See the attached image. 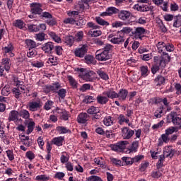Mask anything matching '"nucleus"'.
I'll use <instances>...</instances> for the list:
<instances>
[{
  "mask_svg": "<svg viewBox=\"0 0 181 181\" xmlns=\"http://www.w3.org/2000/svg\"><path fill=\"white\" fill-rule=\"evenodd\" d=\"M88 121V115L86 112L80 113L77 117L78 124H86Z\"/></svg>",
  "mask_w": 181,
  "mask_h": 181,
  "instance_id": "17",
  "label": "nucleus"
},
{
  "mask_svg": "<svg viewBox=\"0 0 181 181\" xmlns=\"http://www.w3.org/2000/svg\"><path fill=\"white\" fill-rule=\"evenodd\" d=\"M10 59L8 58H4L2 59L1 63L0 64V76H4V71H9L11 69V63L9 62Z\"/></svg>",
  "mask_w": 181,
  "mask_h": 181,
  "instance_id": "7",
  "label": "nucleus"
},
{
  "mask_svg": "<svg viewBox=\"0 0 181 181\" xmlns=\"http://www.w3.org/2000/svg\"><path fill=\"white\" fill-rule=\"evenodd\" d=\"M134 134H135V132L129 129L128 127H124L122 129V136H123L124 139H129Z\"/></svg>",
  "mask_w": 181,
  "mask_h": 181,
  "instance_id": "13",
  "label": "nucleus"
},
{
  "mask_svg": "<svg viewBox=\"0 0 181 181\" xmlns=\"http://www.w3.org/2000/svg\"><path fill=\"white\" fill-rule=\"evenodd\" d=\"M156 47L158 50V53H163V52L165 50L166 44H165L163 42H159L156 45Z\"/></svg>",
  "mask_w": 181,
  "mask_h": 181,
  "instance_id": "39",
  "label": "nucleus"
},
{
  "mask_svg": "<svg viewBox=\"0 0 181 181\" xmlns=\"http://www.w3.org/2000/svg\"><path fill=\"white\" fill-rule=\"evenodd\" d=\"M55 112L60 115L61 119H63L64 121H67L69 119V113L67 112V111L64 110H61L57 107L55 110Z\"/></svg>",
  "mask_w": 181,
  "mask_h": 181,
  "instance_id": "18",
  "label": "nucleus"
},
{
  "mask_svg": "<svg viewBox=\"0 0 181 181\" xmlns=\"http://www.w3.org/2000/svg\"><path fill=\"white\" fill-rule=\"evenodd\" d=\"M179 129H181V126L180 127H170L167 129H165V134L166 135H172V134H174V132H177Z\"/></svg>",
  "mask_w": 181,
  "mask_h": 181,
  "instance_id": "32",
  "label": "nucleus"
},
{
  "mask_svg": "<svg viewBox=\"0 0 181 181\" xmlns=\"http://www.w3.org/2000/svg\"><path fill=\"white\" fill-rule=\"evenodd\" d=\"M53 49H54V45L52 42H46L42 46V50H43L45 53H52Z\"/></svg>",
  "mask_w": 181,
  "mask_h": 181,
  "instance_id": "16",
  "label": "nucleus"
},
{
  "mask_svg": "<svg viewBox=\"0 0 181 181\" xmlns=\"http://www.w3.org/2000/svg\"><path fill=\"white\" fill-rule=\"evenodd\" d=\"M49 36H50V37H52V39H53V40H54V42H56L57 43H62V39L60 38V37H59L57 35H56L55 33L53 32H49L48 33Z\"/></svg>",
  "mask_w": 181,
  "mask_h": 181,
  "instance_id": "40",
  "label": "nucleus"
},
{
  "mask_svg": "<svg viewBox=\"0 0 181 181\" xmlns=\"http://www.w3.org/2000/svg\"><path fill=\"white\" fill-rule=\"evenodd\" d=\"M134 9H136L140 12H148V11H151V9H152V7L145 4H136L134 5Z\"/></svg>",
  "mask_w": 181,
  "mask_h": 181,
  "instance_id": "20",
  "label": "nucleus"
},
{
  "mask_svg": "<svg viewBox=\"0 0 181 181\" xmlns=\"http://www.w3.org/2000/svg\"><path fill=\"white\" fill-rule=\"evenodd\" d=\"M103 160V158H94V162L96 163V165H98L100 168H103V169H105V168H107V164H105Z\"/></svg>",
  "mask_w": 181,
  "mask_h": 181,
  "instance_id": "33",
  "label": "nucleus"
},
{
  "mask_svg": "<svg viewBox=\"0 0 181 181\" xmlns=\"http://www.w3.org/2000/svg\"><path fill=\"white\" fill-rule=\"evenodd\" d=\"M93 76H94V71H90L82 75V78L83 80H85V81H93L94 78Z\"/></svg>",
  "mask_w": 181,
  "mask_h": 181,
  "instance_id": "25",
  "label": "nucleus"
},
{
  "mask_svg": "<svg viewBox=\"0 0 181 181\" xmlns=\"http://www.w3.org/2000/svg\"><path fill=\"white\" fill-rule=\"evenodd\" d=\"M33 67H37V69H40V67H43L45 66V64H43V62L42 61H35L32 62Z\"/></svg>",
  "mask_w": 181,
  "mask_h": 181,
  "instance_id": "56",
  "label": "nucleus"
},
{
  "mask_svg": "<svg viewBox=\"0 0 181 181\" xmlns=\"http://www.w3.org/2000/svg\"><path fill=\"white\" fill-rule=\"evenodd\" d=\"M6 153L8 160H11L12 162V160L15 159V156H13V151L12 150H7Z\"/></svg>",
  "mask_w": 181,
  "mask_h": 181,
  "instance_id": "59",
  "label": "nucleus"
},
{
  "mask_svg": "<svg viewBox=\"0 0 181 181\" xmlns=\"http://www.w3.org/2000/svg\"><path fill=\"white\" fill-rule=\"evenodd\" d=\"M156 5H158V6H160V8L166 12L168 11V1H153Z\"/></svg>",
  "mask_w": 181,
  "mask_h": 181,
  "instance_id": "30",
  "label": "nucleus"
},
{
  "mask_svg": "<svg viewBox=\"0 0 181 181\" xmlns=\"http://www.w3.org/2000/svg\"><path fill=\"white\" fill-rule=\"evenodd\" d=\"M141 77H146L149 74V69L147 66H142L140 67Z\"/></svg>",
  "mask_w": 181,
  "mask_h": 181,
  "instance_id": "42",
  "label": "nucleus"
},
{
  "mask_svg": "<svg viewBox=\"0 0 181 181\" xmlns=\"http://www.w3.org/2000/svg\"><path fill=\"white\" fill-rule=\"evenodd\" d=\"M19 115V112L16 110H12L8 116L9 121H16L18 119V116Z\"/></svg>",
  "mask_w": 181,
  "mask_h": 181,
  "instance_id": "36",
  "label": "nucleus"
},
{
  "mask_svg": "<svg viewBox=\"0 0 181 181\" xmlns=\"http://www.w3.org/2000/svg\"><path fill=\"white\" fill-rule=\"evenodd\" d=\"M14 49L15 47H13V45H12V43H9L6 47H3V52L5 54H7V56L13 57V56H15V54H13Z\"/></svg>",
  "mask_w": 181,
  "mask_h": 181,
  "instance_id": "12",
  "label": "nucleus"
},
{
  "mask_svg": "<svg viewBox=\"0 0 181 181\" xmlns=\"http://www.w3.org/2000/svg\"><path fill=\"white\" fill-rule=\"evenodd\" d=\"M175 18V16L172 14H165L163 16V19L165 22H172V21Z\"/></svg>",
  "mask_w": 181,
  "mask_h": 181,
  "instance_id": "60",
  "label": "nucleus"
},
{
  "mask_svg": "<svg viewBox=\"0 0 181 181\" xmlns=\"http://www.w3.org/2000/svg\"><path fill=\"white\" fill-rule=\"evenodd\" d=\"M86 180H88V181H103V179H101V177H100L98 176L92 175L90 177H87Z\"/></svg>",
  "mask_w": 181,
  "mask_h": 181,
  "instance_id": "62",
  "label": "nucleus"
},
{
  "mask_svg": "<svg viewBox=\"0 0 181 181\" xmlns=\"http://www.w3.org/2000/svg\"><path fill=\"white\" fill-rule=\"evenodd\" d=\"M27 107L30 111H32L33 112L40 109V107H42V103L40 102V100L29 102Z\"/></svg>",
  "mask_w": 181,
  "mask_h": 181,
  "instance_id": "9",
  "label": "nucleus"
},
{
  "mask_svg": "<svg viewBox=\"0 0 181 181\" xmlns=\"http://www.w3.org/2000/svg\"><path fill=\"white\" fill-rule=\"evenodd\" d=\"M28 28L30 32H39L40 30L37 25L33 24L29 25Z\"/></svg>",
  "mask_w": 181,
  "mask_h": 181,
  "instance_id": "61",
  "label": "nucleus"
},
{
  "mask_svg": "<svg viewBox=\"0 0 181 181\" xmlns=\"http://www.w3.org/2000/svg\"><path fill=\"white\" fill-rule=\"evenodd\" d=\"M87 45H83L80 47H78L75 49L74 51V54L76 56V57H84V56H86V54L87 53Z\"/></svg>",
  "mask_w": 181,
  "mask_h": 181,
  "instance_id": "10",
  "label": "nucleus"
},
{
  "mask_svg": "<svg viewBox=\"0 0 181 181\" xmlns=\"http://www.w3.org/2000/svg\"><path fill=\"white\" fill-rule=\"evenodd\" d=\"M167 119L168 122H173V125L176 127H181V117H179L177 113L171 112L168 116Z\"/></svg>",
  "mask_w": 181,
  "mask_h": 181,
  "instance_id": "4",
  "label": "nucleus"
},
{
  "mask_svg": "<svg viewBox=\"0 0 181 181\" xmlns=\"http://www.w3.org/2000/svg\"><path fill=\"white\" fill-rule=\"evenodd\" d=\"M76 165L74 166V169L78 172V173H83L84 172V168L81 165H80V163L78 162H76Z\"/></svg>",
  "mask_w": 181,
  "mask_h": 181,
  "instance_id": "54",
  "label": "nucleus"
},
{
  "mask_svg": "<svg viewBox=\"0 0 181 181\" xmlns=\"http://www.w3.org/2000/svg\"><path fill=\"white\" fill-rule=\"evenodd\" d=\"M96 100L98 104H101L102 105L108 103V98H107V96H104V95H98Z\"/></svg>",
  "mask_w": 181,
  "mask_h": 181,
  "instance_id": "31",
  "label": "nucleus"
},
{
  "mask_svg": "<svg viewBox=\"0 0 181 181\" xmlns=\"http://www.w3.org/2000/svg\"><path fill=\"white\" fill-rule=\"evenodd\" d=\"M85 62L87 64H91V63H94V57L92 55H86L85 57Z\"/></svg>",
  "mask_w": 181,
  "mask_h": 181,
  "instance_id": "58",
  "label": "nucleus"
},
{
  "mask_svg": "<svg viewBox=\"0 0 181 181\" xmlns=\"http://www.w3.org/2000/svg\"><path fill=\"white\" fill-rule=\"evenodd\" d=\"M114 13H118V9L115 7H109L105 12L101 13V16H111Z\"/></svg>",
  "mask_w": 181,
  "mask_h": 181,
  "instance_id": "19",
  "label": "nucleus"
},
{
  "mask_svg": "<svg viewBox=\"0 0 181 181\" xmlns=\"http://www.w3.org/2000/svg\"><path fill=\"white\" fill-rule=\"evenodd\" d=\"M35 37L38 42H43L46 37V34L40 33L38 34H35Z\"/></svg>",
  "mask_w": 181,
  "mask_h": 181,
  "instance_id": "52",
  "label": "nucleus"
},
{
  "mask_svg": "<svg viewBox=\"0 0 181 181\" xmlns=\"http://www.w3.org/2000/svg\"><path fill=\"white\" fill-rule=\"evenodd\" d=\"M180 26H181V15H177L175 17H174L173 27L180 28Z\"/></svg>",
  "mask_w": 181,
  "mask_h": 181,
  "instance_id": "38",
  "label": "nucleus"
},
{
  "mask_svg": "<svg viewBox=\"0 0 181 181\" xmlns=\"http://www.w3.org/2000/svg\"><path fill=\"white\" fill-rule=\"evenodd\" d=\"M103 95H105L107 99L110 98L111 100H114V98H118V93H117V92L112 89L104 91L103 93Z\"/></svg>",
  "mask_w": 181,
  "mask_h": 181,
  "instance_id": "15",
  "label": "nucleus"
},
{
  "mask_svg": "<svg viewBox=\"0 0 181 181\" xmlns=\"http://www.w3.org/2000/svg\"><path fill=\"white\" fill-rule=\"evenodd\" d=\"M18 115L21 117V118H24V119H29V117H30V114L29 113V111L26 110H21L18 112Z\"/></svg>",
  "mask_w": 181,
  "mask_h": 181,
  "instance_id": "37",
  "label": "nucleus"
},
{
  "mask_svg": "<svg viewBox=\"0 0 181 181\" xmlns=\"http://www.w3.org/2000/svg\"><path fill=\"white\" fill-rule=\"evenodd\" d=\"M64 23L70 24V25H76V20L73 18V17L66 18L64 20Z\"/></svg>",
  "mask_w": 181,
  "mask_h": 181,
  "instance_id": "57",
  "label": "nucleus"
},
{
  "mask_svg": "<svg viewBox=\"0 0 181 181\" xmlns=\"http://www.w3.org/2000/svg\"><path fill=\"white\" fill-rule=\"evenodd\" d=\"M154 81L156 86H162V84H165V77L162 76H158L157 78H155Z\"/></svg>",
  "mask_w": 181,
  "mask_h": 181,
  "instance_id": "45",
  "label": "nucleus"
},
{
  "mask_svg": "<svg viewBox=\"0 0 181 181\" xmlns=\"http://www.w3.org/2000/svg\"><path fill=\"white\" fill-rule=\"evenodd\" d=\"M13 25V26H15L16 28H18V29H23V30L26 29V24L25 23V22H23V21L21 19H18L14 21Z\"/></svg>",
  "mask_w": 181,
  "mask_h": 181,
  "instance_id": "26",
  "label": "nucleus"
},
{
  "mask_svg": "<svg viewBox=\"0 0 181 181\" xmlns=\"http://www.w3.org/2000/svg\"><path fill=\"white\" fill-rule=\"evenodd\" d=\"M26 125H27V135H30V134H32L33 132V129H35V126L36 124L33 121V119H28L27 121H25Z\"/></svg>",
  "mask_w": 181,
  "mask_h": 181,
  "instance_id": "14",
  "label": "nucleus"
},
{
  "mask_svg": "<svg viewBox=\"0 0 181 181\" xmlns=\"http://www.w3.org/2000/svg\"><path fill=\"white\" fill-rule=\"evenodd\" d=\"M97 74L103 80H108V75L105 72L103 71L101 69L97 71Z\"/></svg>",
  "mask_w": 181,
  "mask_h": 181,
  "instance_id": "55",
  "label": "nucleus"
},
{
  "mask_svg": "<svg viewBox=\"0 0 181 181\" xmlns=\"http://www.w3.org/2000/svg\"><path fill=\"white\" fill-rule=\"evenodd\" d=\"M175 155V151L172 148V146L165 147L163 150V156L165 158H172Z\"/></svg>",
  "mask_w": 181,
  "mask_h": 181,
  "instance_id": "21",
  "label": "nucleus"
},
{
  "mask_svg": "<svg viewBox=\"0 0 181 181\" xmlns=\"http://www.w3.org/2000/svg\"><path fill=\"white\" fill-rule=\"evenodd\" d=\"M170 141V137L165 133L163 134L160 138L158 139V146H162V145H163V142L165 144H168Z\"/></svg>",
  "mask_w": 181,
  "mask_h": 181,
  "instance_id": "22",
  "label": "nucleus"
},
{
  "mask_svg": "<svg viewBox=\"0 0 181 181\" xmlns=\"http://www.w3.org/2000/svg\"><path fill=\"white\" fill-rule=\"evenodd\" d=\"M79 12L77 11H67V15L69 16V18H76L77 15H78Z\"/></svg>",
  "mask_w": 181,
  "mask_h": 181,
  "instance_id": "63",
  "label": "nucleus"
},
{
  "mask_svg": "<svg viewBox=\"0 0 181 181\" xmlns=\"http://www.w3.org/2000/svg\"><path fill=\"white\" fill-rule=\"evenodd\" d=\"M49 179H50V177H49V176L46 175H37L35 177V180H37V181H47L49 180Z\"/></svg>",
  "mask_w": 181,
  "mask_h": 181,
  "instance_id": "53",
  "label": "nucleus"
},
{
  "mask_svg": "<svg viewBox=\"0 0 181 181\" xmlns=\"http://www.w3.org/2000/svg\"><path fill=\"white\" fill-rule=\"evenodd\" d=\"M95 59L99 62H107V60H110V59H111V54L107 52L99 49L96 51Z\"/></svg>",
  "mask_w": 181,
  "mask_h": 181,
  "instance_id": "5",
  "label": "nucleus"
},
{
  "mask_svg": "<svg viewBox=\"0 0 181 181\" xmlns=\"http://www.w3.org/2000/svg\"><path fill=\"white\" fill-rule=\"evenodd\" d=\"M83 37H84V33L83 31H78L74 38L76 42H81Z\"/></svg>",
  "mask_w": 181,
  "mask_h": 181,
  "instance_id": "49",
  "label": "nucleus"
},
{
  "mask_svg": "<svg viewBox=\"0 0 181 181\" xmlns=\"http://www.w3.org/2000/svg\"><path fill=\"white\" fill-rule=\"evenodd\" d=\"M129 16H131V13L125 10H122L118 14V18H120L121 21H127L129 19Z\"/></svg>",
  "mask_w": 181,
  "mask_h": 181,
  "instance_id": "23",
  "label": "nucleus"
},
{
  "mask_svg": "<svg viewBox=\"0 0 181 181\" xmlns=\"http://www.w3.org/2000/svg\"><path fill=\"white\" fill-rule=\"evenodd\" d=\"M124 122H126V124H129V119L125 118V116H124V115H120L118 117V123L119 124V125H122Z\"/></svg>",
  "mask_w": 181,
  "mask_h": 181,
  "instance_id": "48",
  "label": "nucleus"
},
{
  "mask_svg": "<svg viewBox=\"0 0 181 181\" xmlns=\"http://www.w3.org/2000/svg\"><path fill=\"white\" fill-rule=\"evenodd\" d=\"M88 114H90V115H94V114H97V112H100V108L91 106L89 107L87 110Z\"/></svg>",
  "mask_w": 181,
  "mask_h": 181,
  "instance_id": "44",
  "label": "nucleus"
},
{
  "mask_svg": "<svg viewBox=\"0 0 181 181\" xmlns=\"http://www.w3.org/2000/svg\"><path fill=\"white\" fill-rule=\"evenodd\" d=\"M59 88H60V84H59V83H54L47 86V92L49 93V91H57Z\"/></svg>",
  "mask_w": 181,
  "mask_h": 181,
  "instance_id": "34",
  "label": "nucleus"
},
{
  "mask_svg": "<svg viewBox=\"0 0 181 181\" xmlns=\"http://www.w3.org/2000/svg\"><path fill=\"white\" fill-rule=\"evenodd\" d=\"M49 63H52V66H57V57L51 55V56H49Z\"/></svg>",
  "mask_w": 181,
  "mask_h": 181,
  "instance_id": "64",
  "label": "nucleus"
},
{
  "mask_svg": "<svg viewBox=\"0 0 181 181\" xmlns=\"http://www.w3.org/2000/svg\"><path fill=\"white\" fill-rule=\"evenodd\" d=\"M122 160H123V163H124V166L125 165L128 166L134 163V159L129 157H122Z\"/></svg>",
  "mask_w": 181,
  "mask_h": 181,
  "instance_id": "51",
  "label": "nucleus"
},
{
  "mask_svg": "<svg viewBox=\"0 0 181 181\" xmlns=\"http://www.w3.org/2000/svg\"><path fill=\"white\" fill-rule=\"evenodd\" d=\"M87 26L88 28H93L92 30H90V34L91 35L92 37H98V36H101L103 33L98 29V25H95V23L93 22H89L87 23Z\"/></svg>",
  "mask_w": 181,
  "mask_h": 181,
  "instance_id": "6",
  "label": "nucleus"
},
{
  "mask_svg": "<svg viewBox=\"0 0 181 181\" xmlns=\"http://www.w3.org/2000/svg\"><path fill=\"white\" fill-rule=\"evenodd\" d=\"M154 65L151 67V73L156 74L159 71L160 67H165L166 62L165 58L160 56H156L153 57Z\"/></svg>",
  "mask_w": 181,
  "mask_h": 181,
  "instance_id": "2",
  "label": "nucleus"
},
{
  "mask_svg": "<svg viewBox=\"0 0 181 181\" xmlns=\"http://www.w3.org/2000/svg\"><path fill=\"white\" fill-rule=\"evenodd\" d=\"M110 162L115 166H125V163L121 161V160H118L117 158H110Z\"/></svg>",
  "mask_w": 181,
  "mask_h": 181,
  "instance_id": "41",
  "label": "nucleus"
},
{
  "mask_svg": "<svg viewBox=\"0 0 181 181\" xmlns=\"http://www.w3.org/2000/svg\"><path fill=\"white\" fill-rule=\"evenodd\" d=\"M128 95V90L125 89H121L117 93V98L121 101H124L127 99V96Z\"/></svg>",
  "mask_w": 181,
  "mask_h": 181,
  "instance_id": "27",
  "label": "nucleus"
},
{
  "mask_svg": "<svg viewBox=\"0 0 181 181\" xmlns=\"http://www.w3.org/2000/svg\"><path fill=\"white\" fill-rule=\"evenodd\" d=\"M103 124L104 125H105V127H111V125L114 124L111 116H107L105 117L103 119Z\"/></svg>",
  "mask_w": 181,
  "mask_h": 181,
  "instance_id": "43",
  "label": "nucleus"
},
{
  "mask_svg": "<svg viewBox=\"0 0 181 181\" xmlns=\"http://www.w3.org/2000/svg\"><path fill=\"white\" fill-rule=\"evenodd\" d=\"M63 142H64V137L62 136L55 137L52 139V144L57 146H62L63 145Z\"/></svg>",
  "mask_w": 181,
  "mask_h": 181,
  "instance_id": "28",
  "label": "nucleus"
},
{
  "mask_svg": "<svg viewBox=\"0 0 181 181\" xmlns=\"http://www.w3.org/2000/svg\"><path fill=\"white\" fill-rule=\"evenodd\" d=\"M30 8H31V13H34L35 15H40V13L43 12V9H42V4L39 3L31 4Z\"/></svg>",
  "mask_w": 181,
  "mask_h": 181,
  "instance_id": "11",
  "label": "nucleus"
},
{
  "mask_svg": "<svg viewBox=\"0 0 181 181\" xmlns=\"http://www.w3.org/2000/svg\"><path fill=\"white\" fill-rule=\"evenodd\" d=\"M56 131L60 135L64 134H69V133L71 132L70 129H69L67 127H63V126H58V127H56Z\"/></svg>",
  "mask_w": 181,
  "mask_h": 181,
  "instance_id": "29",
  "label": "nucleus"
},
{
  "mask_svg": "<svg viewBox=\"0 0 181 181\" xmlns=\"http://www.w3.org/2000/svg\"><path fill=\"white\" fill-rule=\"evenodd\" d=\"M25 44L28 46V47H29V49H35V47L37 46V45H36V42L32 40H26Z\"/></svg>",
  "mask_w": 181,
  "mask_h": 181,
  "instance_id": "50",
  "label": "nucleus"
},
{
  "mask_svg": "<svg viewBox=\"0 0 181 181\" xmlns=\"http://www.w3.org/2000/svg\"><path fill=\"white\" fill-rule=\"evenodd\" d=\"M107 39L111 42V43H113V45H119V43H122V42H124L125 40L122 33L119 31L117 33L110 34Z\"/></svg>",
  "mask_w": 181,
  "mask_h": 181,
  "instance_id": "3",
  "label": "nucleus"
},
{
  "mask_svg": "<svg viewBox=\"0 0 181 181\" xmlns=\"http://www.w3.org/2000/svg\"><path fill=\"white\" fill-rule=\"evenodd\" d=\"M95 21L97 22V23H98V25H100L101 26H108L110 25L108 22L105 21L100 17H96Z\"/></svg>",
  "mask_w": 181,
  "mask_h": 181,
  "instance_id": "47",
  "label": "nucleus"
},
{
  "mask_svg": "<svg viewBox=\"0 0 181 181\" xmlns=\"http://www.w3.org/2000/svg\"><path fill=\"white\" fill-rule=\"evenodd\" d=\"M21 90H22V87H21V81H18L16 83V87L12 89V92L14 94L16 98H19V96L21 94Z\"/></svg>",
  "mask_w": 181,
  "mask_h": 181,
  "instance_id": "24",
  "label": "nucleus"
},
{
  "mask_svg": "<svg viewBox=\"0 0 181 181\" xmlns=\"http://www.w3.org/2000/svg\"><path fill=\"white\" fill-rule=\"evenodd\" d=\"M67 78L69 81L70 86H71L73 88H77V84H78L77 81H76V79H74L71 76H68Z\"/></svg>",
  "mask_w": 181,
  "mask_h": 181,
  "instance_id": "46",
  "label": "nucleus"
},
{
  "mask_svg": "<svg viewBox=\"0 0 181 181\" xmlns=\"http://www.w3.org/2000/svg\"><path fill=\"white\" fill-rule=\"evenodd\" d=\"M132 33L134 35V37L142 40V37L146 35V30L143 27H137L135 28V30L132 32Z\"/></svg>",
  "mask_w": 181,
  "mask_h": 181,
  "instance_id": "8",
  "label": "nucleus"
},
{
  "mask_svg": "<svg viewBox=\"0 0 181 181\" xmlns=\"http://www.w3.org/2000/svg\"><path fill=\"white\" fill-rule=\"evenodd\" d=\"M64 40L65 42V43H66V45H68L69 46H73V43H74V37L71 36V35H66L64 37Z\"/></svg>",
  "mask_w": 181,
  "mask_h": 181,
  "instance_id": "35",
  "label": "nucleus"
},
{
  "mask_svg": "<svg viewBox=\"0 0 181 181\" xmlns=\"http://www.w3.org/2000/svg\"><path fill=\"white\" fill-rule=\"evenodd\" d=\"M128 145V141H122L116 144L110 145V148L112 151H115V152H122V151H124L125 153H132L134 152H136V149H138V142L134 141L130 146L127 148Z\"/></svg>",
  "mask_w": 181,
  "mask_h": 181,
  "instance_id": "1",
  "label": "nucleus"
}]
</instances>
